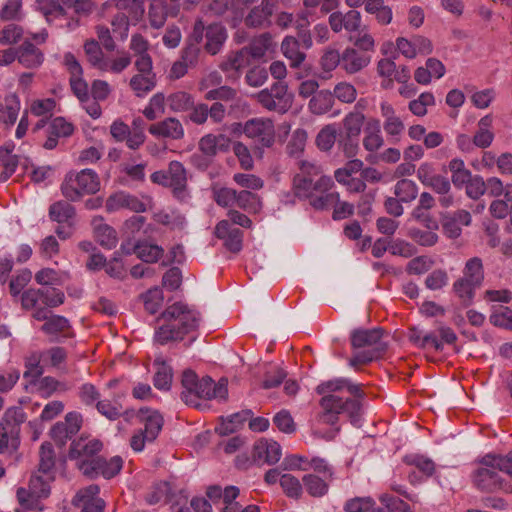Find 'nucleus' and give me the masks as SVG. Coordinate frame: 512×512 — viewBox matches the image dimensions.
Returning <instances> with one entry per match:
<instances>
[{"label":"nucleus","mask_w":512,"mask_h":512,"mask_svg":"<svg viewBox=\"0 0 512 512\" xmlns=\"http://www.w3.org/2000/svg\"><path fill=\"white\" fill-rule=\"evenodd\" d=\"M321 412L318 420L327 425H335L339 415L348 417L352 425L360 427L365 411L366 394L361 386H333L320 399Z\"/></svg>","instance_id":"f257e3e1"},{"label":"nucleus","mask_w":512,"mask_h":512,"mask_svg":"<svg viewBox=\"0 0 512 512\" xmlns=\"http://www.w3.org/2000/svg\"><path fill=\"white\" fill-rule=\"evenodd\" d=\"M198 314L182 303L168 306L156 320L154 341L160 345L181 341L197 329Z\"/></svg>","instance_id":"f03ea898"},{"label":"nucleus","mask_w":512,"mask_h":512,"mask_svg":"<svg viewBox=\"0 0 512 512\" xmlns=\"http://www.w3.org/2000/svg\"><path fill=\"white\" fill-rule=\"evenodd\" d=\"M299 172L293 177L292 188L299 199H308L310 205L315 198L328 194L334 187L331 176L325 175L321 165L316 162L301 160Z\"/></svg>","instance_id":"7ed1b4c3"},{"label":"nucleus","mask_w":512,"mask_h":512,"mask_svg":"<svg viewBox=\"0 0 512 512\" xmlns=\"http://www.w3.org/2000/svg\"><path fill=\"white\" fill-rule=\"evenodd\" d=\"M498 454H486L474 463L471 481L475 488L486 493H512V480L502 468Z\"/></svg>","instance_id":"20e7f679"},{"label":"nucleus","mask_w":512,"mask_h":512,"mask_svg":"<svg viewBox=\"0 0 512 512\" xmlns=\"http://www.w3.org/2000/svg\"><path fill=\"white\" fill-rule=\"evenodd\" d=\"M384 333L385 331L381 328L353 331L351 344L358 351L351 359V364L353 366L365 365L384 358L388 351V344L384 340Z\"/></svg>","instance_id":"39448f33"},{"label":"nucleus","mask_w":512,"mask_h":512,"mask_svg":"<svg viewBox=\"0 0 512 512\" xmlns=\"http://www.w3.org/2000/svg\"><path fill=\"white\" fill-rule=\"evenodd\" d=\"M125 420H133L141 427L132 435L130 446L135 452L144 449L147 442H153L163 427V417L157 411L141 408L137 412L126 411Z\"/></svg>","instance_id":"423d86ee"},{"label":"nucleus","mask_w":512,"mask_h":512,"mask_svg":"<svg viewBox=\"0 0 512 512\" xmlns=\"http://www.w3.org/2000/svg\"><path fill=\"white\" fill-rule=\"evenodd\" d=\"M116 8L110 24L113 33L120 40H125L129 34L130 25L139 23L145 14V0H111Z\"/></svg>","instance_id":"0eeeda50"},{"label":"nucleus","mask_w":512,"mask_h":512,"mask_svg":"<svg viewBox=\"0 0 512 512\" xmlns=\"http://www.w3.org/2000/svg\"><path fill=\"white\" fill-rule=\"evenodd\" d=\"M100 185V178L94 170L83 169L79 172H68L60 188L68 201L77 202L85 195L97 193Z\"/></svg>","instance_id":"6e6552de"},{"label":"nucleus","mask_w":512,"mask_h":512,"mask_svg":"<svg viewBox=\"0 0 512 512\" xmlns=\"http://www.w3.org/2000/svg\"><path fill=\"white\" fill-rule=\"evenodd\" d=\"M150 179L154 184L170 188L173 196L180 201L188 197L187 171L179 161H171L166 170L152 173Z\"/></svg>","instance_id":"1a4fd4ad"},{"label":"nucleus","mask_w":512,"mask_h":512,"mask_svg":"<svg viewBox=\"0 0 512 512\" xmlns=\"http://www.w3.org/2000/svg\"><path fill=\"white\" fill-rule=\"evenodd\" d=\"M244 135L253 140L255 148L254 154L262 157L263 148H270L275 142V127L271 119L253 118L244 124Z\"/></svg>","instance_id":"9d476101"},{"label":"nucleus","mask_w":512,"mask_h":512,"mask_svg":"<svg viewBox=\"0 0 512 512\" xmlns=\"http://www.w3.org/2000/svg\"><path fill=\"white\" fill-rule=\"evenodd\" d=\"M256 98L263 108L280 114L286 113L293 104V95L288 92V85L283 81H277L270 88L261 90Z\"/></svg>","instance_id":"9b49d317"},{"label":"nucleus","mask_w":512,"mask_h":512,"mask_svg":"<svg viewBox=\"0 0 512 512\" xmlns=\"http://www.w3.org/2000/svg\"><path fill=\"white\" fill-rule=\"evenodd\" d=\"M182 401L191 407L201 408L207 401L216 399L225 401L228 398L227 386H182Z\"/></svg>","instance_id":"f8f14e48"},{"label":"nucleus","mask_w":512,"mask_h":512,"mask_svg":"<svg viewBox=\"0 0 512 512\" xmlns=\"http://www.w3.org/2000/svg\"><path fill=\"white\" fill-rule=\"evenodd\" d=\"M49 217L58 223L55 233L60 239L66 240L72 237L76 219V209L72 204L65 200L54 202L49 207Z\"/></svg>","instance_id":"ddd939ff"},{"label":"nucleus","mask_w":512,"mask_h":512,"mask_svg":"<svg viewBox=\"0 0 512 512\" xmlns=\"http://www.w3.org/2000/svg\"><path fill=\"white\" fill-rule=\"evenodd\" d=\"M122 467L123 459L120 456H113L110 459L97 457V459L80 464V471L89 478L102 476L105 479H110L117 475Z\"/></svg>","instance_id":"4468645a"},{"label":"nucleus","mask_w":512,"mask_h":512,"mask_svg":"<svg viewBox=\"0 0 512 512\" xmlns=\"http://www.w3.org/2000/svg\"><path fill=\"white\" fill-rule=\"evenodd\" d=\"M204 37V21L197 19L191 34L187 37L185 46L181 50L180 58L191 69L195 68L203 56L201 43Z\"/></svg>","instance_id":"2eb2a0df"},{"label":"nucleus","mask_w":512,"mask_h":512,"mask_svg":"<svg viewBox=\"0 0 512 512\" xmlns=\"http://www.w3.org/2000/svg\"><path fill=\"white\" fill-rule=\"evenodd\" d=\"M50 494V486L43 481L41 475H32L29 481V489L23 487L17 489V500L24 509H37L38 500L46 498Z\"/></svg>","instance_id":"dca6fc26"},{"label":"nucleus","mask_w":512,"mask_h":512,"mask_svg":"<svg viewBox=\"0 0 512 512\" xmlns=\"http://www.w3.org/2000/svg\"><path fill=\"white\" fill-rule=\"evenodd\" d=\"M312 207L316 210H328L333 208V220H342L354 214V205L340 201L338 192L330 191L328 194L315 198L312 202Z\"/></svg>","instance_id":"f3484780"},{"label":"nucleus","mask_w":512,"mask_h":512,"mask_svg":"<svg viewBox=\"0 0 512 512\" xmlns=\"http://www.w3.org/2000/svg\"><path fill=\"white\" fill-rule=\"evenodd\" d=\"M282 456V449L278 442L261 438L255 442L252 451L253 462L257 465L277 463Z\"/></svg>","instance_id":"a211bd4d"},{"label":"nucleus","mask_w":512,"mask_h":512,"mask_svg":"<svg viewBox=\"0 0 512 512\" xmlns=\"http://www.w3.org/2000/svg\"><path fill=\"white\" fill-rule=\"evenodd\" d=\"M102 447L103 445L98 439L81 437L73 441L69 457L77 460V466L80 469V464L83 462L97 459L96 454L101 451Z\"/></svg>","instance_id":"6ab92c4d"},{"label":"nucleus","mask_w":512,"mask_h":512,"mask_svg":"<svg viewBox=\"0 0 512 512\" xmlns=\"http://www.w3.org/2000/svg\"><path fill=\"white\" fill-rule=\"evenodd\" d=\"M99 493V486L90 485L76 494L73 504L80 508L81 512H104L105 502L99 497Z\"/></svg>","instance_id":"aec40b11"},{"label":"nucleus","mask_w":512,"mask_h":512,"mask_svg":"<svg viewBox=\"0 0 512 512\" xmlns=\"http://www.w3.org/2000/svg\"><path fill=\"white\" fill-rule=\"evenodd\" d=\"M105 208L108 212L128 209L135 213H142L147 209L146 204L141 199L124 191L110 195L105 202Z\"/></svg>","instance_id":"412c9836"},{"label":"nucleus","mask_w":512,"mask_h":512,"mask_svg":"<svg viewBox=\"0 0 512 512\" xmlns=\"http://www.w3.org/2000/svg\"><path fill=\"white\" fill-rule=\"evenodd\" d=\"M39 466L34 475H41L43 481L50 486L56 477V457L51 443L44 442L40 447Z\"/></svg>","instance_id":"4be33fe9"},{"label":"nucleus","mask_w":512,"mask_h":512,"mask_svg":"<svg viewBox=\"0 0 512 512\" xmlns=\"http://www.w3.org/2000/svg\"><path fill=\"white\" fill-rule=\"evenodd\" d=\"M215 235L224 241V246L229 251L237 253L241 250L243 231L232 226L228 220H222L216 225Z\"/></svg>","instance_id":"5701e85b"},{"label":"nucleus","mask_w":512,"mask_h":512,"mask_svg":"<svg viewBox=\"0 0 512 512\" xmlns=\"http://www.w3.org/2000/svg\"><path fill=\"white\" fill-rule=\"evenodd\" d=\"M148 131L156 138L180 140L184 137V127L180 120L175 117H168L162 121L151 124Z\"/></svg>","instance_id":"b1692460"},{"label":"nucleus","mask_w":512,"mask_h":512,"mask_svg":"<svg viewBox=\"0 0 512 512\" xmlns=\"http://www.w3.org/2000/svg\"><path fill=\"white\" fill-rule=\"evenodd\" d=\"M205 43L203 45L204 51L209 55L218 54L226 39H227V31L226 28L220 23H212L208 26L204 25V37Z\"/></svg>","instance_id":"393cba45"},{"label":"nucleus","mask_w":512,"mask_h":512,"mask_svg":"<svg viewBox=\"0 0 512 512\" xmlns=\"http://www.w3.org/2000/svg\"><path fill=\"white\" fill-rule=\"evenodd\" d=\"M17 61L27 69H37L44 62V53L27 39L17 46Z\"/></svg>","instance_id":"a878e982"},{"label":"nucleus","mask_w":512,"mask_h":512,"mask_svg":"<svg viewBox=\"0 0 512 512\" xmlns=\"http://www.w3.org/2000/svg\"><path fill=\"white\" fill-rule=\"evenodd\" d=\"M21 307L24 310H32V317L38 321L47 319L49 310L46 309L41 303V297L38 290L35 288H29L21 294Z\"/></svg>","instance_id":"bb28decb"},{"label":"nucleus","mask_w":512,"mask_h":512,"mask_svg":"<svg viewBox=\"0 0 512 512\" xmlns=\"http://www.w3.org/2000/svg\"><path fill=\"white\" fill-rule=\"evenodd\" d=\"M370 63V56L354 48H346L342 53V69L348 74L361 71Z\"/></svg>","instance_id":"cd10ccee"},{"label":"nucleus","mask_w":512,"mask_h":512,"mask_svg":"<svg viewBox=\"0 0 512 512\" xmlns=\"http://www.w3.org/2000/svg\"><path fill=\"white\" fill-rule=\"evenodd\" d=\"M229 143L230 139L223 134H219L217 136L207 134L200 139L198 148L204 156L212 158L217 154L219 150L226 151L228 149Z\"/></svg>","instance_id":"c85d7f7f"},{"label":"nucleus","mask_w":512,"mask_h":512,"mask_svg":"<svg viewBox=\"0 0 512 512\" xmlns=\"http://www.w3.org/2000/svg\"><path fill=\"white\" fill-rule=\"evenodd\" d=\"M20 110V100L16 94L0 97V123L12 126L17 120Z\"/></svg>","instance_id":"c756f323"},{"label":"nucleus","mask_w":512,"mask_h":512,"mask_svg":"<svg viewBox=\"0 0 512 512\" xmlns=\"http://www.w3.org/2000/svg\"><path fill=\"white\" fill-rule=\"evenodd\" d=\"M45 323L41 326V330L49 335H61L65 338L73 337L71 325L63 316L47 314V319H44Z\"/></svg>","instance_id":"7c9ffc66"},{"label":"nucleus","mask_w":512,"mask_h":512,"mask_svg":"<svg viewBox=\"0 0 512 512\" xmlns=\"http://www.w3.org/2000/svg\"><path fill=\"white\" fill-rule=\"evenodd\" d=\"M383 143L380 121L376 118H370L365 127L364 148L369 152H375L382 147Z\"/></svg>","instance_id":"2f4dec72"},{"label":"nucleus","mask_w":512,"mask_h":512,"mask_svg":"<svg viewBox=\"0 0 512 512\" xmlns=\"http://www.w3.org/2000/svg\"><path fill=\"white\" fill-rule=\"evenodd\" d=\"M332 480L314 473L305 474L302 478L303 486L307 493L316 498L323 497L328 493Z\"/></svg>","instance_id":"473e14b6"},{"label":"nucleus","mask_w":512,"mask_h":512,"mask_svg":"<svg viewBox=\"0 0 512 512\" xmlns=\"http://www.w3.org/2000/svg\"><path fill=\"white\" fill-rule=\"evenodd\" d=\"M251 416H253L252 410L247 409L234 413L227 418H222L221 423L216 428V431L221 435L234 433Z\"/></svg>","instance_id":"72a5a7b5"},{"label":"nucleus","mask_w":512,"mask_h":512,"mask_svg":"<svg viewBox=\"0 0 512 512\" xmlns=\"http://www.w3.org/2000/svg\"><path fill=\"white\" fill-rule=\"evenodd\" d=\"M273 38L269 32L254 37L248 46L244 47L243 52L248 53L254 59H260L272 47Z\"/></svg>","instance_id":"f704fd0d"},{"label":"nucleus","mask_w":512,"mask_h":512,"mask_svg":"<svg viewBox=\"0 0 512 512\" xmlns=\"http://www.w3.org/2000/svg\"><path fill=\"white\" fill-rule=\"evenodd\" d=\"M157 84L156 75L135 74L129 81V87L135 96L142 98L150 93Z\"/></svg>","instance_id":"c9c22d12"},{"label":"nucleus","mask_w":512,"mask_h":512,"mask_svg":"<svg viewBox=\"0 0 512 512\" xmlns=\"http://www.w3.org/2000/svg\"><path fill=\"white\" fill-rule=\"evenodd\" d=\"M298 40L293 36H286L281 44V50L289 59L291 67H299L305 60V53L300 51Z\"/></svg>","instance_id":"e433bc0d"},{"label":"nucleus","mask_w":512,"mask_h":512,"mask_svg":"<svg viewBox=\"0 0 512 512\" xmlns=\"http://www.w3.org/2000/svg\"><path fill=\"white\" fill-rule=\"evenodd\" d=\"M37 9L48 23L66 15L65 6L59 0H38Z\"/></svg>","instance_id":"4c0bfd02"},{"label":"nucleus","mask_w":512,"mask_h":512,"mask_svg":"<svg viewBox=\"0 0 512 512\" xmlns=\"http://www.w3.org/2000/svg\"><path fill=\"white\" fill-rule=\"evenodd\" d=\"M334 105L333 94L328 90L318 91L309 101V109L315 115L327 113Z\"/></svg>","instance_id":"58836bf2"},{"label":"nucleus","mask_w":512,"mask_h":512,"mask_svg":"<svg viewBox=\"0 0 512 512\" xmlns=\"http://www.w3.org/2000/svg\"><path fill=\"white\" fill-rule=\"evenodd\" d=\"M132 250L139 259L146 263L157 262L164 253L162 247L148 242H137Z\"/></svg>","instance_id":"ea45409f"},{"label":"nucleus","mask_w":512,"mask_h":512,"mask_svg":"<svg viewBox=\"0 0 512 512\" xmlns=\"http://www.w3.org/2000/svg\"><path fill=\"white\" fill-rule=\"evenodd\" d=\"M479 287L480 285L461 277L454 282L453 291L464 306H469L473 302L475 290Z\"/></svg>","instance_id":"a19ab883"},{"label":"nucleus","mask_w":512,"mask_h":512,"mask_svg":"<svg viewBox=\"0 0 512 512\" xmlns=\"http://www.w3.org/2000/svg\"><path fill=\"white\" fill-rule=\"evenodd\" d=\"M271 23L270 15L260 5L254 6L244 17V24L247 28H268Z\"/></svg>","instance_id":"79ce46f5"},{"label":"nucleus","mask_w":512,"mask_h":512,"mask_svg":"<svg viewBox=\"0 0 512 512\" xmlns=\"http://www.w3.org/2000/svg\"><path fill=\"white\" fill-rule=\"evenodd\" d=\"M193 102V95L186 91H177L167 97V105L175 113H187L192 108Z\"/></svg>","instance_id":"37998d69"},{"label":"nucleus","mask_w":512,"mask_h":512,"mask_svg":"<svg viewBox=\"0 0 512 512\" xmlns=\"http://www.w3.org/2000/svg\"><path fill=\"white\" fill-rule=\"evenodd\" d=\"M84 53L87 61L95 68L101 70L105 65V55L102 51L101 45L96 39H87L83 45Z\"/></svg>","instance_id":"c03bdc74"},{"label":"nucleus","mask_w":512,"mask_h":512,"mask_svg":"<svg viewBox=\"0 0 512 512\" xmlns=\"http://www.w3.org/2000/svg\"><path fill=\"white\" fill-rule=\"evenodd\" d=\"M365 122V115L360 111L349 112L343 119L342 135L359 137Z\"/></svg>","instance_id":"a18cd8bd"},{"label":"nucleus","mask_w":512,"mask_h":512,"mask_svg":"<svg viewBox=\"0 0 512 512\" xmlns=\"http://www.w3.org/2000/svg\"><path fill=\"white\" fill-rule=\"evenodd\" d=\"M235 204L248 213H257L262 208L260 197L248 190L237 192Z\"/></svg>","instance_id":"49530a36"},{"label":"nucleus","mask_w":512,"mask_h":512,"mask_svg":"<svg viewBox=\"0 0 512 512\" xmlns=\"http://www.w3.org/2000/svg\"><path fill=\"white\" fill-rule=\"evenodd\" d=\"M94 235L97 242L105 248L111 249L117 244V232L105 223H94Z\"/></svg>","instance_id":"de8ad7c7"},{"label":"nucleus","mask_w":512,"mask_h":512,"mask_svg":"<svg viewBox=\"0 0 512 512\" xmlns=\"http://www.w3.org/2000/svg\"><path fill=\"white\" fill-rule=\"evenodd\" d=\"M265 367V378L263 384H296V380L288 378V373L279 365L267 363Z\"/></svg>","instance_id":"09e8293b"},{"label":"nucleus","mask_w":512,"mask_h":512,"mask_svg":"<svg viewBox=\"0 0 512 512\" xmlns=\"http://www.w3.org/2000/svg\"><path fill=\"white\" fill-rule=\"evenodd\" d=\"M68 8H73L77 17H72L67 27L75 29L80 26V17H88L95 10V5L91 0H75L70 3Z\"/></svg>","instance_id":"8fccbe9b"},{"label":"nucleus","mask_w":512,"mask_h":512,"mask_svg":"<svg viewBox=\"0 0 512 512\" xmlns=\"http://www.w3.org/2000/svg\"><path fill=\"white\" fill-rule=\"evenodd\" d=\"M394 194L403 203H410L417 198L418 186L410 179H400L396 182Z\"/></svg>","instance_id":"3c124183"},{"label":"nucleus","mask_w":512,"mask_h":512,"mask_svg":"<svg viewBox=\"0 0 512 512\" xmlns=\"http://www.w3.org/2000/svg\"><path fill=\"white\" fill-rule=\"evenodd\" d=\"M462 277L481 286L484 280L482 260L479 257L470 258L465 264Z\"/></svg>","instance_id":"603ef678"},{"label":"nucleus","mask_w":512,"mask_h":512,"mask_svg":"<svg viewBox=\"0 0 512 512\" xmlns=\"http://www.w3.org/2000/svg\"><path fill=\"white\" fill-rule=\"evenodd\" d=\"M19 157L11 154V149H0V165L3 171L0 173V181H7L16 171Z\"/></svg>","instance_id":"864d4df0"},{"label":"nucleus","mask_w":512,"mask_h":512,"mask_svg":"<svg viewBox=\"0 0 512 512\" xmlns=\"http://www.w3.org/2000/svg\"><path fill=\"white\" fill-rule=\"evenodd\" d=\"M404 462L407 465L414 467L417 471L422 473L425 477H430L435 471L434 462L431 459H429L423 455H418V454L407 455L404 458Z\"/></svg>","instance_id":"5fc2aeb1"},{"label":"nucleus","mask_w":512,"mask_h":512,"mask_svg":"<svg viewBox=\"0 0 512 512\" xmlns=\"http://www.w3.org/2000/svg\"><path fill=\"white\" fill-rule=\"evenodd\" d=\"M226 376L221 377L217 382L209 375L199 376L193 369H184L181 374V384H228Z\"/></svg>","instance_id":"6e6d98bb"},{"label":"nucleus","mask_w":512,"mask_h":512,"mask_svg":"<svg viewBox=\"0 0 512 512\" xmlns=\"http://www.w3.org/2000/svg\"><path fill=\"white\" fill-rule=\"evenodd\" d=\"M41 297L42 305L47 308H54L64 303V293L55 287H44L37 289Z\"/></svg>","instance_id":"4d7b16f0"},{"label":"nucleus","mask_w":512,"mask_h":512,"mask_svg":"<svg viewBox=\"0 0 512 512\" xmlns=\"http://www.w3.org/2000/svg\"><path fill=\"white\" fill-rule=\"evenodd\" d=\"M237 91L227 85L219 86L217 88L207 91L204 99L207 101L226 103L233 102L236 99Z\"/></svg>","instance_id":"13d9d810"},{"label":"nucleus","mask_w":512,"mask_h":512,"mask_svg":"<svg viewBox=\"0 0 512 512\" xmlns=\"http://www.w3.org/2000/svg\"><path fill=\"white\" fill-rule=\"evenodd\" d=\"M41 356L33 353L25 363L26 370L23 377L28 384H35L43 374V367L40 365Z\"/></svg>","instance_id":"bf43d9fd"},{"label":"nucleus","mask_w":512,"mask_h":512,"mask_svg":"<svg viewBox=\"0 0 512 512\" xmlns=\"http://www.w3.org/2000/svg\"><path fill=\"white\" fill-rule=\"evenodd\" d=\"M279 482L287 497L299 499L302 496L303 486L297 477L291 474H283Z\"/></svg>","instance_id":"052dcab7"},{"label":"nucleus","mask_w":512,"mask_h":512,"mask_svg":"<svg viewBox=\"0 0 512 512\" xmlns=\"http://www.w3.org/2000/svg\"><path fill=\"white\" fill-rule=\"evenodd\" d=\"M408 237L423 247H432L436 245L439 236L434 231L422 230L419 228H410L407 233Z\"/></svg>","instance_id":"680f3d73"},{"label":"nucleus","mask_w":512,"mask_h":512,"mask_svg":"<svg viewBox=\"0 0 512 512\" xmlns=\"http://www.w3.org/2000/svg\"><path fill=\"white\" fill-rule=\"evenodd\" d=\"M140 298L144 303V308L149 314H155L163 303V292L159 288L149 289L141 294Z\"/></svg>","instance_id":"e2e57ef3"},{"label":"nucleus","mask_w":512,"mask_h":512,"mask_svg":"<svg viewBox=\"0 0 512 512\" xmlns=\"http://www.w3.org/2000/svg\"><path fill=\"white\" fill-rule=\"evenodd\" d=\"M244 67V52L243 50L234 51L227 55V57L220 63L219 68L225 73H237Z\"/></svg>","instance_id":"0e129e2a"},{"label":"nucleus","mask_w":512,"mask_h":512,"mask_svg":"<svg viewBox=\"0 0 512 512\" xmlns=\"http://www.w3.org/2000/svg\"><path fill=\"white\" fill-rule=\"evenodd\" d=\"M56 107V101L53 98L36 99L30 104V112L37 117L49 119Z\"/></svg>","instance_id":"69168bd1"},{"label":"nucleus","mask_w":512,"mask_h":512,"mask_svg":"<svg viewBox=\"0 0 512 512\" xmlns=\"http://www.w3.org/2000/svg\"><path fill=\"white\" fill-rule=\"evenodd\" d=\"M337 130L334 125L323 127L316 137V145L321 151H329L336 142Z\"/></svg>","instance_id":"338daca9"},{"label":"nucleus","mask_w":512,"mask_h":512,"mask_svg":"<svg viewBox=\"0 0 512 512\" xmlns=\"http://www.w3.org/2000/svg\"><path fill=\"white\" fill-rule=\"evenodd\" d=\"M23 35L24 30L20 25L8 24L0 31V44L4 46L14 45L22 39Z\"/></svg>","instance_id":"774afa93"}]
</instances>
